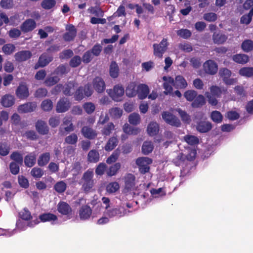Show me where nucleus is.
<instances>
[{
	"label": "nucleus",
	"instance_id": "nucleus-1",
	"mask_svg": "<svg viewBox=\"0 0 253 253\" xmlns=\"http://www.w3.org/2000/svg\"><path fill=\"white\" fill-rule=\"evenodd\" d=\"M110 96L115 101H120L124 94V88L122 85L117 84L114 86L113 89L107 90Z\"/></svg>",
	"mask_w": 253,
	"mask_h": 253
},
{
	"label": "nucleus",
	"instance_id": "nucleus-2",
	"mask_svg": "<svg viewBox=\"0 0 253 253\" xmlns=\"http://www.w3.org/2000/svg\"><path fill=\"white\" fill-rule=\"evenodd\" d=\"M231 74V71L226 68H221L219 71V76L222 79L224 83L227 85H233L237 82L236 79L230 78Z\"/></svg>",
	"mask_w": 253,
	"mask_h": 253
},
{
	"label": "nucleus",
	"instance_id": "nucleus-3",
	"mask_svg": "<svg viewBox=\"0 0 253 253\" xmlns=\"http://www.w3.org/2000/svg\"><path fill=\"white\" fill-rule=\"evenodd\" d=\"M168 45V43L166 39H163L159 44H154V55L156 57L162 58L163 54L167 50Z\"/></svg>",
	"mask_w": 253,
	"mask_h": 253
},
{
	"label": "nucleus",
	"instance_id": "nucleus-4",
	"mask_svg": "<svg viewBox=\"0 0 253 253\" xmlns=\"http://www.w3.org/2000/svg\"><path fill=\"white\" fill-rule=\"evenodd\" d=\"M152 163V160L148 157H141L136 160V163L141 173H145L149 170V165Z\"/></svg>",
	"mask_w": 253,
	"mask_h": 253
},
{
	"label": "nucleus",
	"instance_id": "nucleus-5",
	"mask_svg": "<svg viewBox=\"0 0 253 253\" xmlns=\"http://www.w3.org/2000/svg\"><path fill=\"white\" fill-rule=\"evenodd\" d=\"M163 120L168 124L176 127L180 126L181 123L178 119L169 112H164L162 114Z\"/></svg>",
	"mask_w": 253,
	"mask_h": 253
},
{
	"label": "nucleus",
	"instance_id": "nucleus-6",
	"mask_svg": "<svg viewBox=\"0 0 253 253\" xmlns=\"http://www.w3.org/2000/svg\"><path fill=\"white\" fill-rule=\"evenodd\" d=\"M92 90L89 85H85L83 89L82 87L79 88L74 95L75 99L76 100H81L84 96H89L92 94Z\"/></svg>",
	"mask_w": 253,
	"mask_h": 253
},
{
	"label": "nucleus",
	"instance_id": "nucleus-7",
	"mask_svg": "<svg viewBox=\"0 0 253 253\" xmlns=\"http://www.w3.org/2000/svg\"><path fill=\"white\" fill-rule=\"evenodd\" d=\"M203 69L207 74L214 75L218 71V65L214 61L209 60L204 63Z\"/></svg>",
	"mask_w": 253,
	"mask_h": 253
},
{
	"label": "nucleus",
	"instance_id": "nucleus-8",
	"mask_svg": "<svg viewBox=\"0 0 253 253\" xmlns=\"http://www.w3.org/2000/svg\"><path fill=\"white\" fill-rule=\"evenodd\" d=\"M163 80L164 81L163 84V87L165 89L164 94L173 95V88L171 85H173V79L170 77L164 76Z\"/></svg>",
	"mask_w": 253,
	"mask_h": 253
},
{
	"label": "nucleus",
	"instance_id": "nucleus-9",
	"mask_svg": "<svg viewBox=\"0 0 253 253\" xmlns=\"http://www.w3.org/2000/svg\"><path fill=\"white\" fill-rule=\"evenodd\" d=\"M126 213V211L123 207H120L118 208H116L112 209H109L105 211V214L110 218L115 216L122 217L125 215Z\"/></svg>",
	"mask_w": 253,
	"mask_h": 253
},
{
	"label": "nucleus",
	"instance_id": "nucleus-10",
	"mask_svg": "<svg viewBox=\"0 0 253 253\" xmlns=\"http://www.w3.org/2000/svg\"><path fill=\"white\" fill-rule=\"evenodd\" d=\"M71 106V103L67 98H61L57 103L56 111L58 113L65 112L69 110Z\"/></svg>",
	"mask_w": 253,
	"mask_h": 253
},
{
	"label": "nucleus",
	"instance_id": "nucleus-11",
	"mask_svg": "<svg viewBox=\"0 0 253 253\" xmlns=\"http://www.w3.org/2000/svg\"><path fill=\"white\" fill-rule=\"evenodd\" d=\"M92 213V210L90 207L87 205L82 206L79 210V217L82 220L88 219Z\"/></svg>",
	"mask_w": 253,
	"mask_h": 253
},
{
	"label": "nucleus",
	"instance_id": "nucleus-12",
	"mask_svg": "<svg viewBox=\"0 0 253 253\" xmlns=\"http://www.w3.org/2000/svg\"><path fill=\"white\" fill-rule=\"evenodd\" d=\"M67 32L64 34L63 38L66 41H72L76 36L77 31L75 27L72 25H67L66 27Z\"/></svg>",
	"mask_w": 253,
	"mask_h": 253
},
{
	"label": "nucleus",
	"instance_id": "nucleus-13",
	"mask_svg": "<svg viewBox=\"0 0 253 253\" xmlns=\"http://www.w3.org/2000/svg\"><path fill=\"white\" fill-rule=\"evenodd\" d=\"M125 188L128 190H133L135 184V177L131 173L127 174L125 177Z\"/></svg>",
	"mask_w": 253,
	"mask_h": 253
},
{
	"label": "nucleus",
	"instance_id": "nucleus-14",
	"mask_svg": "<svg viewBox=\"0 0 253 253\" xmlns=\"http://www.w3.org/2000/svg\"><path fill=\"white\" fill-rule=\"evenodd\" d=\"M188 84L184 78L180 75L177 76L173 80V86L178 89H184L187 86Z\"/></svg>",
	"mask_w": 253,
	"mask_h": 253
},
{
	"label": "nucleus",
	"instance_id": "nucleus-15",
	"mask_svg": "<svg viewBox=\"0 0 253 253\" xmlns=\"http://www.w3.org/2000/svg\"><path fill=\"white\" fill-rule=\"evenodd\" d=\"M16 94L21 99L27 98L29 96V91L27 86L23 84H20L16 91Z\"/></svg>",
	"mask_w": 253,
	"mask_h": 253
},
{
	"label": "nucleus",
	"instance_id": "nucleus-16",
	"mask_svg": "<svg viewBox=\"0 0 253 253\" xmlns=\"http://www.w3.org/2000/svg\"><path fill=\"white\" fill-rule=\"evenodd\" d=\"M93 86L98 93L102 92L105 88V84L104 81L100 77H96L93 80Z\"/></svg>",
	"mask_w": 253,
	"mask_h": 253
},
{
	"label": "nucleus",
	"instance_id": "nucleus-17",
	"mask_svg": "<svg viewBox=\"0 0 253 253\" xmlns=\"http://www.w3.org/2000/svg\"><path fill=\"white\" fill-rule=\"evenodd\" d=\"M147 131L150 136L157 135L159 131V124L156 122H150L148 125Z\"/></svg>",
	"mask_w": 253,
	"mask_h": 253
},
{
	"label": "nucleus",
	"instance_id": "nucleus-18",
	"mask_svg": "<svg viewBox=\"0 0 253 253\" xmlns=\"http://www.w3.org/2000/svg\"><path fill=\"white\" fill-rule=\"evenodd\" d=\"M137 93L140 99L146 98L149 92L148 86L145 84H140L137 87Z\"/></svg>",
	"mask_w": 253,
	"mask_h": 253
},
{
	"label": "nucleus",
	"instance_id": "nucleus-19",
	"mask_svg": "<svg viewBox=\"0 0 253 253\" xmlns=\"http://www.w3.org/2000/svg\"><path fill=\"white\" fill-rule=\"evenodd\" d=\"M57 210L59 212L63 215H68L71 212V207L64 202H61L58 204Z\"/></svg>",
	"mask_w": 253,
	"mask_h": 253
},
{
	"label": "nucleus",
	"instance_id": "nucleus-20",
	"mask_svg": "<svg viewBox=\"0 0 253 253\" xmlns=\"http://www.w3.org/2000/svg\"><path fill=\"white\" fill-rule=\"evenodd\" d=\"M36 22L32 19H28L22 25L21 30L24 32H28L33 30L36 27Z\"/></svg>",
	"mask_w": 253,
	"mask_h": 253
},
{
	"label": "nucleus",
	"instance_id": "nucleus-21",
	"mask_svg": "<svg viewBox=\"0 0 253 253\" xmlns=\"http://www.w3.org/2000/svg\"><path fill=\"white\" fill-rule=\"evenodd\" d=\"M77 84L75 82H70L66 84L63 89L64 94L66 95H71L75 91V87Z\"/></svg>",
	"mask_w": 253,
	"mask_h": 253
},
{
	"label": "nucleus",
	"instance_id": "nucleus-22",
	"mask_svg": "<svg viewBox=\"0 0 253 253\" xmlns=\"http://www.w3.org/2000/svg\"><path fill=\"white\" fill-rule=\"evenodd\" d=\"M31 55L32 54L29 51H21L15 54V58L18 61H23L30 58Z\"/></svg>",
	"mask_w": 253,
	"mask_h": 253
},
{
	"label": "nucleus",
	"instance_id": "nucleus-23",
	"mask_svg": "<svg viewBox=\"0 0 253 253\" xmlns=\"http://www.w3.org/2000/svg\"><path fill=\"white\" fill-rule=\"evenodd\" d=\"M14 97L13 95L6 94L2 97L1 103L3 106L9 107L14 104Z\"/></svg>",
	"mask_w": 253,
	"mask_h": 253
},
{
	"label": "nucleus",
	"instance_id": "nucleus-24",
	"mask_svg": "<svg viewBox=\"0 0 253 253\" xmlns=\"http://www.w3.org/2000/svg\"><path fill=\"white\" fill-rule=\"evenodd\" d=\"M232 59L235 62L241 64H245L247 63L249 60V56L245 54H237L232 57Z\"/></svg>",
	"mask_w": 253,
	"mask_h": 253
},
{
	"label": "nucleus",
	"instance_id": "nucleus-25",
	"mask_svg": "<svg viewBox=\"0 0 253 253\" xmlns=\"http://www.w3.org/2000/svg\"><path fill=\"white\" fill-rule=\"evenodd\" d=\"M52 59V58L51 56L44 53L40 56L38 62V65H36L35 68H37L39 66L44 67L47 65Z\"/></svg>",
	"mask_w": 253,
	"mask_h": 253
},
{
	"label": "nucleus",
	"instance_id": "nucleus-26",
	"mask_svg": "<svg viewBox=\"0 0 253 253\" xmlns=\"http://www.w3.org/2000/svg\"><path fill=\"white\" fill-rule=\"evenodd\" d=\"M36 104L33 103H29L20 106L18 111L20 113H27L33 111L35 109Z\"/></svg>",
	"mask_w": 253,
	"mask_h": 253
},
{
	"label": "nucleus",
	"instance_id": "nucleus-27",
	"mask_svg": "<svg viewBox=\"0 0 253 253\" xmlns=\"http://www.w3.org/2000/svg\"><path fill=\"white\" fill-rule=\"evenodd\" d=\"M36 126L37 131L42 134H46L48 131V126L44 121H38Z\"/></svg>",
	"mask_w": 253,
	"mask_h": 253
},
{
	"label": "nucleus",
	"instance_id": "nucleus-28",
	"mask_svg": "<svg viewBox=\"0 0 253 253\" xmlns=\"http://www.w3.org/2000/svg\"><path fill=\"white\" fill-rule=\"evenodd\" d=\"M40 219L42 222H51L52 223L55 222L57 220V217L56 215L52 213H44L40 216Z\"/></svg>",
	"mask_w": 253,
	"mask_h": 253
},
{
	"label": "nucleus",
	"instance_id": "nucleus-29",
	"mask_svg": "<svg viewBox=\"0 0 253 253\" xmlns=\"http://www.w3.org/2000/svg\"><path fill=\"white\" fill-rule=\"evenodd\" d=\"M211 128V124L209 122H200L197 126V129L201 132H206Z\"/></svg>",
	"mask_w": 253,
	"mask_h": 253
},
{
	"label": "nucleus",
	"instance_id": "nucleus-30",
	"mask_svg": "<svg viewBox=\"0 0 253 253\" xmlns=\"http://www.w3.org/2000/svg\"><path fill=\"white\" fill-rule=\"evenodd\" d=\"M239 74L246 78H252L253 77V67H245L240 69Z\"/></svg>",
	"mask_w": 253,
	"mask_h": 253
},
{
	"label": "nucleus",
	"instance_id": "nucleus-31",
	"mask_svg": "<svg viewBox=\"0 0 253 253\" xmlns=\"http://www.w3.org/2000/svg\"><path fill=\"white\" fill-rule=\"evenodd\" d=\"M123 131L128 135H136L139 132V129L137 127L130 126L128 124H126L123 127Z\"/></svg>",
	"mask_w": 253,
	"mask_h": 253
},
{
	"label": "nucleus",
	"instance_id": "nucleus-32",
	"mask_svg": "<svg viewBox=\"0 0 253 253\" xmlns=\"http://www.w3.org/2000/svg\"><path fill=\"white\" fill-rule=\"evenodd\" d=\"M82 132L83 135L88 138H93L96 136V132L92 128L84 126L82 129Z\"/></svg>",
	"mask_w": 253,
	"mask_h": 253
},
{
	"label": "nucleus",
	"instance_id": "nucleus-33",
	"mask_svg": "<svg viewBox=\"0 0 253 253\" xmlns=\"http://www.w3.org/2000/svg\"><path fill=\"white\" fill-rule=\"evenodd\" d=\"M119 69L117 64L112 62L110 66V75L112 78H116L118 77Z\"/></svg>",
	"mask_w": 253,
	"mask_h": 253
},
{
	"label": "nucleus",
	"instance_id": "nucleus-34",
	"mask_svg": "<svg viewBox=\"0 0 253 253\" xmlns=\"http://www.w3.org/2000/svg\"><path fill=\"white\" fill-rule=\"evenodd\" d=\"M121 167V164L117 163L111 166L107 170L106 173L108 176H112L116 175L120 169Z\"/></svg>",
	"mask_w": 253,
	"mask_h": 253
},
{
	"label": "nucleus",
	"instance_id": "nucleus-35",
	"mask_svg": "<svg viewBox=\"0 0 253 253\" xmlns=\"http://www.w3.org/2000/svg\"><path fill=\"white\" fill-rule=\"evenodd\" d=\"M212 39L214 43L221 44L225 42L227 38L225 35L214 33L213 35Z\"/></svg>",
	"mask_w": 253,
	"mask_h": 253
},
{
	"label": "nucleus",
	"instance_id": "nucleus-36",
	"mask_svg": "<svg viewBox=\"0 0 253 253\" xmlns=\"http://www.w3.org/2000/svg\"><path fill=\"white\" fill-rule=\"evenodd\" d=\"M137 93L136 90V84L134 83H130L126 89V94L128 97H133Z\"/></svg>",
	"mask_w": 253,
	"mask_h": 253
},
{
	"label": "nucleus",
	"instance_id": "nucleus-37",
	"mask_svg": "<svg viewBox=\"0 0 253 253\" xmlns=\"http://www.w3.org/2000/svg\"><path fill=\"white\" fill-rule=\"evenodd\" d=\"M50 159V154L49 153H45L41 155L38 160V164L40 166H43L46 165Z\"/></svg>",
	"mask_w": 253,
	"mask_h": 253
},
{
	"label": "nucleus",
	"instance_id": "nucleus-38",
	"mask_svg": "<svg viewBox=\"0 0 253 253\" xmlns=\"http://www.w3.org/2000/svg\"><path fill=\"white\" fill-rule=\"evenodd\" d=\"M117 138L115 137H111L105 146V150L107 151H110L114 149V148L117 145Z\"/></svg>",
	"mask_w": 253,
	"mask_h": 253
},
{
	"label": "nucleus",
	"instance_id": "nucleus-39",
	"mask_svg": "<svg viewBox=\"0 0 253 253\" xmlns=\"http://www.w3.org/2000/svg\"><path fill=\"white\" fill-rule=\"evenodd\" d=\"M242 49L246 52H249L253 50V41L247 40L244 41L242 44Z\"/></svg>",
	"mask_w": 253,
	"mask_h": 253
},
{
	"label": "nucleus",
	"instance_id": "nucleus-40",
	"mask_svg": "<svg viewBox=\"0 0 253 253\" xmlns=\"http://www.w3.org/2000/svg\"><path fill=\"white\" fill-rule=\"evenodd\" d=\"M154 148L152 142L149 141H145L142 147V152L145 155H147L151 153Z\"/></svg>",
	"mask_w": 253,
	"mask_h": 253
},
{
	"label": "nucleus",
	"instance_id": "nucleus-41",
	"mask_svg": "<svg viewBox=\"0 0 253 253\" xmlns=\"http://www.w3.org/2000/svg\"><path fill=\"white\" fill-rule=\"evenodd\" d=\"M110 116L114 118L118 119L120 118L123 114V110L118 107L112 108L109 110Z\"/></svg>",
	"mask_w": 253,
	"mask_h": 253
},
{
	"label": "nucleus",
	"instance_id": "nucleus-42",
	"mask_svg": "<svg viewBox=\"0 0 253 253\" xmlns=\"http://www.w3.org/2000/svg\"><path fill=\"white\" fill-rule=\"evenodd\" d=\"M128 122L133 125H137L140 122V117L138 113L131 114L128 117Z\"/></svg>",
	"mask_w": 253,
	"mask_h": 253
},
{
	"label": "nucleus",
	"instance_id": "nucleus-43",
	"mask_svg": "<svg viewBox=\"0 0 253 253\" xmlns=\"http://www.w3.org/2000/svg\"><path fill=\"white\" fill-rule=\"evenodd\" d=\"M183 138L187 143L191 145H196L199 142V139L194 135H186Z\"/></svg>",
	"mask_w": 253,
	"mask_h": 253
},
{
	"label": "nucleus",
	"instance_id": "nucleus-44",
	"mask_svg": "<svg viewBox=\"0 0 253 253\" xmlns=\"http://www.w3.org/2000/svg\"><path fill=\"white\" fill-rule=\"evenodd\" d=\"M120 188V185L117 182H113L109 183L106 186V191L109 193H115Z\"/></svg>",
	"mask_w": 253,
	"mask_h": 253
},
{
	"label": "nucleus",
	"instance_id": "nucleus-45",
	"mask_svg": "<svg viewBox=\"0 0 253 253\" xmlns=\"http://www.w3.org/2000/svg\"><path fill=\"white\" fill-rule=\"evenodd\" d=\"M24 162L27 166L32 167L36 162L35 155L31 153L27 156L25 158Z\"/></svg>",
	"mask_w": 253,
	"mask_h": 253
},
{
	"label": "nucleus",
	"instance_id": "nucleus-46",
	"mask_svg": "<svg viewBox=\"0 0 253 253\" xmlns=\"http://www.w3.org/2000/svg\"><path fill=\"white\" fill-rule=\"evenodd\" d=\"M15 17H16L15 16L10 17V20H9L8 17L5 14L3 13H0V26L2 25L3 23H7L8 22H9L10 24L17 25L18 22L16 23L12 21L13 18H15Z\"/></svg>",
	"mask_w": 253,
	"mask_h": 253
},
{
	"label": "nucleus",
	"instance_id": "nucleus-47",
	"mask_svg": "<svg viewBox=\"0 0 253 253\" xmlns=\"http://www.w3.org/2000/svg\"><path fill=\"white\" fill-rule=\"evenodd\" d=\"M88 159L90 162L96 163L99 161V154L97 151L91 150L88 153Z\"/></svg>",
	"mask_w": 253,
	"mask_h": 253
},
{
	"label": "nucleus",
	"instance_id": "nucleus-48",
	"mask_svg": "<svg viewBox=\"0 0 253 253\" xmlns=\"http://www.w3.org/2000/svg\"><path fill=\"white\" fill-rule=\"evenodd\" d=\"M56 4L55 0H43L41 3L42 7L45 9H50Z\"/></svg>",
	"mask_w": 253,
	"mask_h": 253
},
{
	"label": "nucleus",
	"instance_id": "nucleus-49",
	"mask_svg": "<svg viewBox=\"0 0 253 253\" xmlns=\"http://www.w3.org/2000/svg\"><path fill=\"white\" fill-rule=\"evenodd\" d=\"M211 117L212 120L216 123H221L223 119V116L220 112L217 111H212L211 113Z\"/></svg>",
	"mask_w": 253,
	"mask_h": 253
},
{
	"label": "nucleus",
	"instance_id": "nucleus-50",
	"mask_svg": "<svg viewBox=\"0 0 253 253\" xmlns=\"http://www.w3.org/2000/svg\"><path fill=\"white\" fill-rule=\"evenodd\" d=\"M44 174L43 170L41 168L35 167L31 171V174L36 178H41Z\"/></svg>",
	"mask_w": 253,
	"mask_h": 253
},
{
	"label": "nucleus",
	"instance_id": "nucleus-51",
	"mask_svg": "<svg viewBox=\"0 0 253 253\" xmlns=\"http://www.w3.org/2000/svg\"><path fill=\"white\" fill-rule=\"evenodd\" d=\"M205 103V100L204 96L202 95H198L192 103V106L194 107H198L204 105Z\"/></svg>",
	"mask_w": 253,
	"mask_h": 253
},
{
	"label": "nucleus",
	"instance_id": "nucleus-52",
	"mask_svg": "<svg viewBox=\"0 0 253 253\" xmlns=\"http://www.w3.org/2000/svg\"><path fill=\"white\" fill-rule=\"evenodd\" d=\"M41 107L44 111H50L52 109L53 107L52 102L49 99L44 100L42 103Z\"/></svg>",
	"mask_w": 253,
	"mask_h": 253
},
{
	"label": "nucleus",
	"instance_id": "nucleus-53",
	"mask_svg": "<svg viewBox=\"0 0 253 253\" xmlns=\"http://www.w3.org/2000/svg\"><path fill=\"white\" fill-rule=\"evenodd\" d=\"M15 48V47L13 44L8 43L3 46L2 51L5 54L9 55L11 54L14 51Z\"/></svg>",
	"mask_w": 253,
	"mask_h": 253
},
{
	"label": "nucleus",
	"instance_id": "nucleus-54",
	"mask_svg": "<svg viewBox=\"0 0 253 253\" xmlns=\"http://www.w3.org/2000/svg\"><path fill=\"white\" fill-rule=\"evenodd\" d=\"M54 189L57 192L62 193L66 189V184L62 181L58 182L54 185Z\"/></svg>",
	"mask_w": 253,
	"mask_h": 253
},
{
	"label": "nucleus",
	"instance_id": "nucleus-55",
	"mask_svg": "<svg viewBox=\"0 0 253 253\" xmlns=\"http://www.w3.org/2000/svg\"><path fill=\"white\" fill-rule=\"evenodd\" d=\"M83 107L87 114H91L95 109V105L91 102H87L84 104Z\"/></svg>",
	"mask_w": 253,
	"mask_h": 253
},
{
	"label": "nucleus",
	"instance_id": "nucleus-56",
	"mask_svg": "<svg viewBox=\"0 0 253 253\" xmlns=\"http://www.w3.org/2000/svg\"><path fill=\"white\" fill-rule=\"evenodd\" d=\"M89 13L94 14L96 16H102L103 11L98 7H91L88 9Z\"/></svg>",
	"mask_w": 253,
	"mask_h": 253
},
{
	"label": "nucleus",
	"instance_id": "nucleus-57",
	"mask_svg": "<svg viewBox=\"0 0 253 253\" xmlns=\"http://www.w3.org/2000/svg\"><path fill=\"white\" fill-rule=\"evenodd\" d=\"M115 128V126L112 123H109L106 126H105L104 128L102 129V133L105 135H109L112 130Z\"/></svg>",
	"mask_w": 253,
	"mask_h": 253
},
{
	"label": "nucleus",
	"instance_id": "nucleus-58",
	"mask_svg": "<svg viewBox=\"0 0 253 253\" xmlns=\"http://www.w3.org/2000/svg\"><path fill=\"white\" fill-rule=\"evenodd\" d=\"M177 34L183 39H187L191 36V32L187 29H180L177 31Z\"/></svg>",
	"mask_w": 253,
	"mask_h": 253
},
{
	"label": "nucleus",
	"instance_id": "nucleus-59",
	"mask_svg": "<svg viewBox=\"0 0 253 253\" xmlns=\"http://www.w3.org/2000/svg\"><path fill=\"white\" fill-rule=\"evenodd\" d=\"M0 4L2 8L5 9H10L14 6L12 0H1Z\"/></svg>",
	"mask_w": 253,
	"mask_h": 253
},
{
	"label": "nucleus",
	"instance_id": "nucleus-60",
	"mask_svg": "<svg viewBox=\"0 0 253 253\" xmlns=\"http://www.w3.org/2000/svg\"><path fill=\"white\" fill-rule=\"evenodd\" d=\"M93 176V171L88 170L84 174L83 180L84 182H93V180H92Z\"/></svg>",
	"mask_w": 253,
	"mask_h": 253
},
{
	"label": "nucleus",
	"instance_id": "nucleus-61",
	"mask_svg": "<svg viewBox=\"0 0 253 253\" xmlns=\"http://www.w3.org/2000/svg\"><path fill=\"white\" fill-rule=\"evenodd\" d=\"M197 95L196 91L193 90L186 91L184 94V97L188 101H192Z\"/></svg>",
	"mask_w": 253,
	"mask_h": 253
},
{
	"label": "nucleus",
	"instance_id": "nucleus-62",
	"mask_svg": "<svg viewBox=\"0 0 253 253\" xmlns=\"http://www.w3.org/2000/svg\"><path fill=\"white\" fill-rule=\"evenodd\" d=\"M154 63L151 61L144 62L141 64L142 70L146 72H149L154 67Z\"/></svg>",
	"mask_w": 253,
	"mask_h": 253
},
{
	"label": "nucleus",
	"instance_id": "nucleus-63",
	"mask_svg": "<svg viewBox=\"0 0 253 253\" xmlns=\"http://www.w3.org/2000/svg\"><path fill=\"white\" fill-rule=\"evenodd\" d=\"M18 183L20 186L24 188H28L29 185L28 179L22 175L18 176Z\"/></svg>",
	"mask_w": 253,
	"mask_h": 253
},
{
	"label": "nucleus",
	"instance_id": "nucleus-64",
	"mask_svg": "<svg viewBox=\"0 0 253 253\" xmlns=\"http://www.w3.org/2000/svg\"><path fill=\"white\" fill-rule=\"evenodd\" d=\"M211 94L214 96L219 97L222 93L221 89L217 86H212L210 88Z\"/></svg>",
	"mask_w": 253,
	"mask_h": 253
}]
</instances>
